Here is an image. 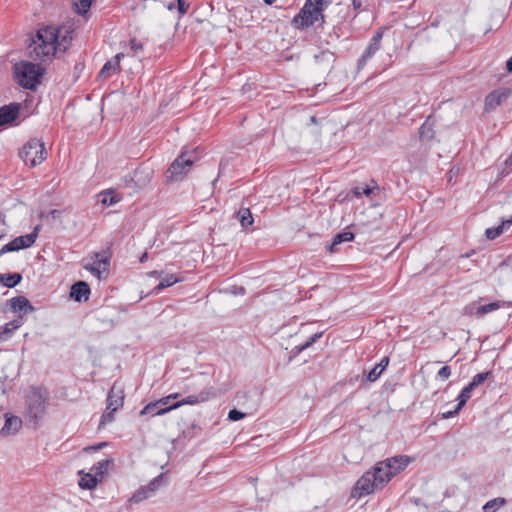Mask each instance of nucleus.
I'll return each instance as SVG.
<instances>
[{
    "label": "nucleus",
    "mask_w": 512,
    "mask_h": 512,
    "mask_svg": "<svg viewBox=\"0 0 512 512\" xmlns=\"http://www.w3.org/2000/svg\"><path fill=\"white\" fill-rule=\"evenodd\" d=\"M62 27L47 25L36 31L31 37L29 45V57L33 61L49 62L56 55L57 50L65 52L72 41L73 31L65 29L62 34Z\"/></svg>",
    "instance_id": "obj_1"
},
{
    "label": "nucleus",
    "mask_w": 512,
    "mask_h": 512,
    "mask_svg": "<svg viewBox=\"0 0 512 512\" xmlns=\"http://www.w3.org/2000/svg\"><path fill=\"white\" fill-rule=\"evenodd\" d=\"M49 405V392L45 386H33L25 396L24 419L36 430L44 420Z\"/></svg>",
    "instance_id": "obj_2"
},
{
    "label": "nucleus",
    "mask_w": 512,
    "mask_h": 512,
    "mask_svg": "<svg viewBox=\"0 0 512 512\" xmlns=\"http://www.w3.org/2000/svg\"><path fill=\"white\" fill-rule=\"evenodd\" d=\"M180 397V394L173 393L166 397H163L157 401L151 402L147 404L141 411L140 415L150 414L152 416L164 415L174 409L181 407L182 405H194L208 400L209 393L201 392L198 395H190L188 397L182 398L172 404H170L171 399H177Z\"/></svg>",
    "instance_id": "obj_3"
},
{
    "label": "nucleus",
    "mask_w": 512,
    "mask_h": 512,
    "mask_svg": "<svg viewBox=\"0 0 512 512\" xmlns=\"http://www.w3.org/2000/svg\"><path fill=\"white\" fill-rule=\"evenodd\" d=\"M410 459L407 456L399 455L380 461L370 470L375 476V482L382 489L392 477L404 470Z\"/></svg>",
    "instance_id": "obj_4"
},
{
    "label": "nucleus",
    "mask_w": 512,
    "mask_h": 512,
    "mask_svg": "<svg viewBox=\"0 0 512 512\" xmlns=\"http://www.w3.org/2000/svg\"><path fill=\"white\" fill-rule=\"evenodd\" d=\"M14 80L18 85L28 90H35L40 84V78L45 69L40 65L29 61H20L13 67Z\"/></svg>",
    "instance_id": "obj_5"
},
{
    "label": "nucleus",
    "mask_w": 512,
    "mask_h": 512,
    "mask_svg": "<svg viewBox=\"0 0 512 512\" xmlns=\"http://www.w3.org/2000/svg\"><path fill=\"white\" fill-rule=\"evenodd\" d=\"M325 22L326 16L323 9L306 0L299 12L293 17L291 25L297 30H305L316 23L323 26Z\"/></svg>",
    "instance_id": "obj_6"
},
{
    "label": "nucleus",
    "mask_w": 512,
    "mask_h": 512,
    "mask_svg": "<svg viewBox=\"0 0 512 512\" xmlns=\"http://www.w3.org/2000/svg\"><path fill=\"white\" fill-rule=\"evenodd\" d=\"M19 157L31 167L41 164L47 157L44 143L38 138H31L20 149Z\"/></svg>",
    "instance_id": "obj_7"
},
{
    "label": "nucleus",
    "mask_w": 512,
    "mask_h": 512,
    "mask_svg": "<svg viewBox=\"0 0 512 512\" xmlns=\"http://www.w3.org/2000/svg\"><path fill=\"white\" fill-rule=\"evenodd\" d=\"M263 390L259 386H245L238 391L233 399L237 406L243 407L251 413L259 406Z\"/></svg>",
    "instance_id": "obj_8"
},
{
    "label": "nucleus",
    "mask_w": 512,
    "mask_h": 512,
    "mask_svg": "<svg viewBox=\"0 0 512 512\" xmlns=\"http://www.w3.org/2000/svg\"><path fill=\"white\" fill-rule=\"evenodd\" d=\"M194 160L190 157V153L182 152L169 166L166 172L168 181H181L189 172Z\"/></svg>",
    "instance_id": "obj_9"
},
{
    "label": "nucleus",
    "mask_w": 512,
    "mask_h": 512,
    "mask_svg": "<svg viewBox=\"0 0 512 512\" xmlns=\"http://www.w3.org/2000/svg\"><path fill=\"white\" fill-rule=\"evenodd\" d=\"M386 30H388L387 26H381L375 31L369 41V44L357 61L358 69H363L367 62L376 54L377 51L380 50L381 41Z\"/></svg>",
    "instance_id": "obj_10"
},
{
    "label": "nucleus",
    "mask_w": 512,
    "mask_h": 512,
    "mask_svg": "<svg viewBox=\"0 0 512 512\" xmlns=\"http://www.w3.org/2000/svg\"><path fill=\"white\" fill-rule=\"evenodd\" d=\"M39 230L40 226H36L31 233L14 238L0 249V257L5 253L31 247L38 237Z\"/></svg>",
    "instance_id": "obj_11"
},
{
    "label": "nucleus",
    "mask_w": 512,
    "mask_h": 512,
    "mask_svg": "<svg viewBox=\"0 0 512 512\" xmlns=\"http://www.w3.org/2000/svg\"><path fill=\"white\" fill-rule=\"evenodd\" d=\"M101 254L96 252L93 254L92 263H83V268L89 271L92 275L98 279L106 278L109 274L110 259L108 257L100 258Z\"/></svg>",
    "instance_id": "obj_12"
},
{
    "label": "nucleus",
    "mask_w": 512,
    "mask_h": 512,
    "mask_svg": "<svg viewBox=\"0 0 512 512\" xmlns=\"http://www.w3.org/2000/svg\"><path fill=\"white\" fill-rule=\"evenodd\" d=\"M178 426L181 428V433L179 434L178 438L187 441L200 436L203 430L196 419L187 421L186 419L181 418L180 422H178Z\"/></svg>",
    "instance_id": "obj_13"
},
{
    "label": "nucleus",
    "mask_w": 512,
    "mask_h": 512,
    "mask_svg": "<svg viewBox=\"0 0 512 512\" xmlns=\"http://www.w3.org/2000/svg\"><path fill=\"white\" fill-rule=\"evenodd\" d=\"M380 489L375 482V476L371 471L365 472L356 482L355 490L359 491V496L369 495L375 490Z\"/></svg>",
    "instance_id": "obj_14"
},
{
    "label": "nucleus",
    "mask_w": 512,
    "mask_h": 512,
    "mask_svg": "<svg viewBox=\"0 0 512 512\" xmlns=\"http://www.w3.org/2000/svg\"><path fill=\"white\" fill-rule=\"evenodd\" d=\"M91 294L90 286L85 281H77L70 288V298L75 302H87Z\"/></svg>",
    "instance_id": "obj_15"
},
{
    "label": "nucleus",
    "mask_w": 512,
    "mask_h": 512,
    "mask_svg": "<svg viewBox=\"0 0 512 512\" xmlns=\"http://www.w3.org/2000/svg\"><path fill=\"white\" fill-rule=\"evenodd\" d=\"M124 390L122 386H111L107 396V410L117 411L124 403Z\"/></svg>",
    "instance_id": "obj_16"
},
{
    "label": "nucleus",
    "mask_w": 512,
    "mask_h": 512,
    "mask_svg": "<svg viewBox=\"0 0 512 512\" xmlns=\"http://www.w3.org/2000/svg\"><path fill=\"white\" fill-rule=\"evenodd\" d=\"M122 57L123 53H118L112 59L108 60L98 73L97 78L101 80H106L112 74L119 73L121 71L120 60Z\"/></svg>",
    "instance_id": "obj_17"
},
{
    "label": "nucleus",
    "mask_w": 512,
    "mask_h": 512,
    "mask_svg": "<svg viewBox=\"0 0 512 512\" xmlns=\"http://www.w3.org/2000/svg\"><path fill=\"white\" fill-rule=\"evenodd\" d=\"M8 304L14 313H19L21 316L35 311V307L25 296L13 297L8 300Z\"/></svg>",
    "instance_id": "obj_18"
},
{
    "label": "nucleus",
    "mask_w": 512,
    "mask_h": 512,
    "mask_svg": "<svg viewBox=\"0 0 512 512\" xmlns=\"http://www.w3.org/2000/svg\"><path fill=\"white\" fill-rule=\"evenodd\" d=\"M5 422L4 426L2 427L0 434L7 436V435H15L22 427L23 420L15 415H12L10 413H5Z\"/></svg>",
    "instance_id": "obj_19"
},
{
    "label": "nucleus",
    "mask_w": 512,
    "mask_h": 512,
    "mask_svg": "<svg viewBox=\"0 0 512 512\" xmlns=\"http://www.w3.org/2000/svg\"><path fill=\"white\" fill-rule=\"evenodd\" d=\"M20 104L10 103L0 108V126L12 123L19 115Z\"/></svg>",
    "instance_id": "obj_20"
},
{
    "label": "nucleus",
    "mask_w": 512,
    "mask_h": 512,
    "mask_svg": "<svg viewBox=\"0 0 512 512\" xmlns=\"http://www.w3.org/2000/svg\"><path fill=\"white\" fill-rule=\"evenodd\" d=\"M315 61L325 71L330 72L336 62V55L330 50H323L319 54L315 55Z\"/></svg>",
    "instance_id": "obj_21"
},
{
    "label": "nucleus",
    "mask_w": 512,
    "mask_h": 512,
    "mask_svg": "<svg viewBox=\"0 0 512 512\" xmlns=\"http://www.w3.org/2000/svg\"><path fill=\"white\" fill-rule=\"evenodd\" d=\"M435 120L433 116H428L419 128V139L423 142H430L435 138Z\"/></svg>",
    "instance_id": "obj_22"
},
{
    "label": "nucleus",
    "mask_w": 512,
    "mask_h": 512,
    "mask_svg": "<svg viewBox=\"0 0 512 512\" xmlns=\"http://www.w3.org/2000/svg\"><path fill=\"white\" fill-rule=\"evenodd\" d=\"M389 364V358L383 357L381 361L376 364L373 368L366 369V380L368 382H375L379 379L381 374L385 371Z\"/></svg>",
    "instance_id": "obj_23"
},
{
    "label": "nucleus",
    "mask_w": 512,
    "mask_h": 512,
    "mask_svg": "<svg viewBox=\"0 0 512 512\" xmlns=\"http://www.w3.org/2000/svg\"><path fill=\"white\" fill-rule=\"evenodd\" d=\"M354 237H355L354 234L349 231H342L340 233H337L333 237V241L329 245L326 246V249L329 253H335L338 251L337 246L339 244L352 241L354 239Z\"/></svg>",
    "instance_id": "obj_24"
},
{
    "label": "nucleus",
    "mask_w": 512,
    "mask_h": 512,
    "mask_svg": "<svg viewBox=\"0 0 512 512\" xmlns=\"http://www.w3.org/2000/svg\"><path fill=\"white\" fill-rule=\"evenodd\" d=\"M507 98V94L499 91H492L485 97V110L490 111L499 106L504 99Z\"/></svg>",
    "instance_id": "obj_25"
},
{
    "label": "nucleus",
    "mask_w": 512,
    "mask_h": 512,
    "mask_svg": "<svg viewBox=\"0 0 512 512\" xmlns=\"http://www.w3.org/2000/svg\"><path fill=\"white\" fill-rule=\"evenodd\" d=\"M22 324V317H19L18 319L6 323L3 327H0V340L8 339L12 335L13 331L20 328Z\"/></svg>",
    "instance_id": "obj_26"
},
{
    "label": "nucleus",
    "mask_w": 512,
    "mask_h": 512,
    "mask_svg": "<svg viewBox=\"0 0 512 512\" xmlns=\"http://www.w3.org/2000/svg\"><path fill=\"white\" fill-rule=\"evenodd\" d=\"M510 225H512V216L509 219L502 221V223L497 227L487 228L485 235L487 239L494 240L504 232L505 227H509Z\"/></svg>",
    "instance_id": "obj_27"
},
{
    "label": "nucleus",
    "mask_w": 512,
    "mask_h": 512,
    "mask_svg": "<svg viewBox=\"0 0 512 512\" xmlns=\"http://www.w3.org/2000/svg\"><path fill=\"white\" fill-rule=\"evenodd\" d=\"M81 478L79 480V486L83 489H93L100 482L99 478L95 474L83 473L80 471Z\"/></svg>",
    "instance_id": "obj_28"
},
{
    "label": "nucleus",
    "mask_w": 512,
    "mask_h": 512,
    "mask_svg": "<svg viewBox=\"0 0 512 512\" xmlns=\"http://www.w3.org/2000/svg\"><path fill=\"white\" fill-rule=\"evenodd\" d=\"M22 281L20 273L0 274V283L7 288H14Z\"/></svg>",
    "instance_id": "obj_29"
},
{
    "label": "nucleus",
    "mask_w": 512,
    "mask_h": 512,
    "mask_svg": "<svg viewBox=\"0 0 512 512\" xmlns=\"http://www.w3.org/2000/svg\"><path fill=\"white\" fill-rule=\"evenodd\" d=\"M112 463H113L112 459L106 458V459H103V460L97 462V464H95L92 467L91 470L94 472V474L97 476V478H99L100 482L102 481L103 477L105 475H107L109 466Z\"/></svg>",
    "instance_id": "obj_30"
},
{
    "label": "nucleus",
    "mask_w": 512,
    "mask_h": 512,
    "mask_svg": "<svg viewBox=\"0 0 512 512\" xmlns=\"http://www.w3.org/2000/svg\"><path fill=\"white\" fill-rule=\"evenodd\" d=\"M505 305L504 301H495L486 305H480L475 311V316L477 318L483 317L485 314L493 312L495 310L500 309Z\"/></svg>",
    "instance_id": "obj_31"
},
{
    "label": "nucleus",
    "mask_w": 512,
    "mask_h": 512,
    "mask_svg": "<svg viewBox=\"0 0 512 512\" xmlns=\"http://www.w3.org/2000/svg\"><path fill=\"white\" fill-rule=\"evenodd\" d=\"M374 190H379V186L375 180L371 181L369 185L357 186L352 189V194L356 197H361L362 195L370 196Z\"/></svg>",
    "instance_id": "obj_32"
},
{
    "label": "nucleus",
    "mask_w": 512,
    "mask_h": 512,
    "mask_svg": "<svg viewBox=\"0 0 512 512\" xmlns=\"http://www.w3.org/2000/svg\"><path fill=\"white\" fill-rule=\"evenodd\" d=\"M497 272L512 281V255L498 265Z\"/></svg>",
    "instance_id": "obj_33"
},
{
    "label": "nucleus",
    "mask_w": 512,
    "mask_h": 512,
    "mask_svg": "<svg viewBox=\"0 0 512 512\" xmlns=\"http://www.w3.org/2000/svg\"><path fill=\"white\" fill-rule=\"evenodd\" d=\"M180 281L181 279L177 277L175 274H169L165 278H163L157 286L154 287L153 293H159L161 290L171 287L172 285Z\"/></svg>",
    "instance_id": "obj_34"
},
{
    "label": "nucleus",
    "mask_w": 512,
    "mask_h": 512,
    "mask_svg": "<svg viewBox=\"0 0 512 512\" xmlns=\"http://www.w3.org/2000/svg\"><path fill=\"white\" fill-rule=\"evenodd\" d=\"M236 216L239 219L243 228L251 226L254 222L253 216L249 208H241L237 212Z\"/></svg>",
    "instance_id": "obj_35"
},
{
    "label": "nucleus",
    "mask_w": 512,
    "mask_h": 512,
    "mask_svg": "<svg viewBox=\"0 0 512 512\" xmlns=\"http://www.w3.org/2000/svg\"><path fill=\"white\" fill-rule=\"evenodd\" d=\"M322 335H323V332H317V333L313 334L305 343L295 346L292 349L291 353H293L294 356L300 354L303 350L307 349L313 343H315L317 340H319L322 337Z\"/></svg>",
    "instance_id": "obj_36"
},
{
    "label": "nucleus",
    "mask_w": 512,
    "mask_h": 512,
    "mask_svg": "<svg viewBox=\"0 0 512 512\" xmlns=\"http://www.w3.org/2000/svg\"><path fill=\"white\" fill-rule=\"evenodd\" d=\"M506 504V499L503 497H497L489 500L483 506V512H496L500 507Z\"/></svg>",
    "instance_id": "obj_37"
},
{
    "label": "nucleus",
    "mask_w": 512,
    "mask_h": 512,
    "mask_svg": "<svg viewBox=\"0 0 512 512\" xmlns=\"http://www.w3.org/2000/svg\"><path fill=\"white\" fill-rule=\"evenodd\" d=\"M100 202L104 206H111L120 201V198L111 190L102 192L100 195Z\"/></svg>",
    "instance_id": "obj_38"
},
{
    "label": "nucleus",
    "mask_w": 512,
    "mask_h": 512,
    "mask_svg": "<svg viewBox=\"0 0 512 512\" xmlns=\"http://www.w3.org/2000/svg\"><path fill=\"white\" fill-rule=\"evenodd\" d=\"M484 381H494V377L491 371L476 373L473 375L472 380L468 384H483Z\"/></svg>",
    "instance_id": "obj_39"
},
{
    "label": "nucleus",
    "mask_w": 512,
    "mask_h": 512,
    "mask_svg": "<svg viewBox=\"0 0 512 512\" xmlns=\"http://www.w3.org/2000/svg\"><path fill=\"white\" fill-rule=\"evenodd\" d=\"M475 386H465L464 389L457 397V409H462V407L466 404L468 399L471 397L472 390Z\"/></svg>",
    "instance_id": "obj_40"
},
{
    "label": "nucleus",
    "mask_w": 512,
    "mask_h": 512,
    "mask_svg": "<svg viewBox=\"0 0 512 512\" xmlns=\"http://www.w3.org/2000/svg\"><path fill=\"white\" fill-rule=\"evenodd\" d=\"M150 496L151 494L148 492L147 488L143 486L132 495L129 501L132 503H139L149 498Z\"/></svg>",
    "instance_id": "obj_41"
},
{
    "label": "nucleus",
    "mask_w": 512,
    "mask_h": 512,
    "mask_svg": "<svg viewBox=\"0 0 512 512\" xmlns=\"http://www.w3.org/2000/svg\"><path fill=\"white\" fill-rule=\"evenodd\" d=\"M163 474H160L158 475L157 477H155L154 479H152L148 485L144 486L145 488H147L148 492L153 495L154 492L156 490L159 489V487L162 485L163 483Z\"/></svg>",
    "instance_id": "obj_42"
},
{
    "label": "nucleus",
    "mask_w": 512,
    "mask_h": 512,
    "mask_svg": "<svg viewBox=\"0 0 512 512\" xmlns=\"http://www.w3.org/2000/svg\"><path fill=\"white\" fill-rule=\"evenodd\" d=\"M92 1L93 0H78V2L75 3V6L78 8L77 13L82 16L85 15L89 11Z\"/></svg>",
    "instance_id": "obj_43"
},
{
    "label": "nucleus",
    "mask_w": 512,
    "mask_h": 512,
    "mask_svg": "<svg viewBox=\"0 0 512 512\" xmlns=\"http://www.w3.org/2000/svg\"><path fill=\"white\" fill-rule=\"evenodd\" d=\"M450 375H451V367L448 365L442 366L436 372V380L444 382L450 377Z\"/></svg>",
    "instance_id": "obj_44"
},
{
    "label": "nucleus",
    "mask_w": 512,
    "mask_h": 512,
    "mask_svg": "<svg viewBox=\"0 0 512 512\" xmlns=\"http://www.w3.org/2000/svg\"><path fill=\"white\" fill-rule=\"evenodd\" d=\"M114 412L115 411L108 410L107 412L102 414L100 423H99V428H102L103 426L114 421Z\"/></svg>",
    "instance_id": "obj_45"
},
{
    "label": "nucleus",
    "mask_w": 512,
    "mask_h": 512,
    "mask_svg": "<svg viewBox=\"0 0 512 512\" xmlns=\"http://www.w3.org/2000/svg\"><path fill=\"white\" fill-rule=\"evenodd\" d=\"M247 413L241 412L237 409H232L228 413V420L229 421H238L243 419L246 416Z\"/></svg>",
    "instance_id": "obj_46"
},
{
    "label": "nucleus",
    "mask_w": 512,
    "mask_h": 512,
    "mask_svg": "<svg viewBox=\"0 0 512 512\" xmlns=\"http://www.w3.org/2000/svg\"><path fill=\"white\" fill-rule=\"evenodd\" d=\"M177 4V10L180 15H184L188 12V9L190 7L189 3L186 2V0H176Z\"/></svg>",
    "instance_id": "obj_47"
},
{
    "label": "nucleus",
    "mask_w": 512,
    "mask_h": 512,
    "mask_svg": "<svg viewBox=\"0 0 512 512\" xmlns=\"http://www.w3.org/2000/svg\"><path fill=\"white\" fill-rule=\"evenodd\" d=\"M350 382H360V384H365L366 380V368H364L361 372L357 373L355 376L350 378Z\"/></svg>",
    "instance_id": "obj_48"
},
{
    "label": "nucleus",
    "mask_w": 512,
    "mask_h": 512,
    "mask_svg": "<svg viewBox=\"0 0 512 512\" xmlns=\"http://www.w3.org/2000/svg\"><path fill=\"white\" fill-rule=\"evenodd\" d=\"M460 410L461 409H457V405H456L453 410L443 411L440 415H441L442 419H449V418H452L455 415H457Z\"/></svg>",
    "instance_id": "obj_49"
},
{
    "label": "nucleus",
    "mask_w": 512,
    "mask_h": 512,
    "mask_svg": "<svg viewBox=\"0 0 512 512\" xmlns=\"http://www.w3.org/2000/svg\"><path fill=\"white\" fill-rule=\"evenodd\" d=\"M130 48L133 52H138L143 49V44L137 39L133 38L130 40Z\"/></svg>",
    "instance_id": "obj_50"
},
{
    "label": "nucleus",
    "mask_w": 512,
    "mask_h": 512,
    "mask_svg": "<svg viewBox=\"0 0 512 512\" xmlns=\"http://www.w3.org/2000/svg\"><path fill=\"white\" fill-rule=\"evenodd\" d=\"M478 308V306L476 305V303H471L470 305H467L465 308H464V315H468V316H475V311L476 309Z\"/></svg>",
    "instance_id": "obj_51"
},
{
    "label": "nucleus",
    "mask_w": 512,
    "mask_h": 512,
    "mask_svg": "<svg viewBox=\"0 0 512 512\" xmlns=\"http://www.w3.org/2000/svg\"><path fill=\"white\" fill-rule=\"evenodd\" d=\"M62 214V211L61 210H58V209H53L49 212V215L52 216V218L56 219V218H59Z\"/></svg>",
    "instance_id": "obj_52"
},
{
    "label": "nucleus",
    "mask_w": 512,
    "mask_h": 512,
    "mask_svg": "<svg viewBox=\"0 0 512 512\" xmlns=\"http://www.w3.org/2000/svg\"><path fill=\"white\" fill-rule=\"evenodd\" d=\"M433 366H434L433 364L432 365L428 364V365L422 367L421 370H420V373L423 375L426 372H428V373L432 372Z\"/></svg>",
    "instance_id": "obj_53"
},
{
    "label": "nucleus",
    "mask_w": 512,
    "mask_h": 512,
    "mask_svg": "<svg viewBox=\"0 0 512 512\" xmlns=\"http://www.w3.org/2000/svg\"><path fill=\"white\" fill-rule=\"evenodd\" d=\"M354 10L360 9L362 3L360 0H351Z\"/></svg>",
    "instance_id": "obj_54"
},
{
    "label": "nucleus",
    "mask_w": 512,
    "mask_h": 512,
    "mask_svg": "<svg viewBox=\"0 0 512 512\" xmlns=\"http://www.w3.org/2000/svg\"><path fill=\"white\" fill-rule=\"evenodd\" d=\"M506 69L508 72H512V56L506 62Z\"/></svg>",
    "instance_id": "obj_55"
},
{
    "label": "nucleus",
    "mask_w": 512,
    "mask_h": 512,
    "mask_svg": "<svg viewBox=\"0 0 512 512\" xmlns=\"http://www.w3.org/2000/svg\"><path fill=\"white\" fill-rule=\"evenodd\" d=\"M147 259H148V253H147V252H144V253L140 256L139 261H140V263H144V262H146V261H147Z\"/></svg>",
    "instance_id": "obj_56"
},
{
    "label": "nucleus",
    "mask_w": 512,
    "mask_h": 512,
    "mask_svg": "<svg viewBox=\"0 0 512 512\" xmlns=\"http://www.w3.org/2000/svg\"><path fill=\"white\" fill-rule=\"evenodd\" d=\"M162 274V272H159V271H152L149 273L150 276H153V277H160Z\"/></svg>",
    "instance_id": "obj_57"
},
{
    "label": "nucleus",
    "mask_w": 512,
    "mask_h": 512,
    "mask_svg": "<svg viewBox=\"0 0 512 512\" xmlns=\"http://www.w3.org/2000/svg\"><path fill=\"white\" fill-rule=\"evenodd\" d=\"M176 7V4L174 2H170L168 5H167V9L168 10H174Z\"/></svg>",
    "instance_id": "obj_58"
},
{
    "label": "nucleus",
    "mask_w": 512,
    "mask_h": 512,
    "mask_svg": "<svg viewBox=\"0 0 512 512\" xmlns=\"http://www.w3.org/2000/svg\"><path fill=\"white\" fill-rule=\"evenodd\" d=\"M265 4L272 5L276 0H263Z\"/></svg>",
    "instance_id": "obj_59"
},
{
    "label": "nucleus",
    "mask_w": 512,
    "mask_h": 512,
    "mask_svg": "<svg viewBox=\"0 0 512 512\" xmlns=\"http://www.w3.org/2000/svg\"><path fill=\"white\" fill-rule=\"evenodd\" d=\"M107 444L105 442L103 443H100L98 446L94 447L95 449H99V448H103L104 446H106Z\"/></svg>",
    "instance_id": "obj_60"
},
{
    "label": "nucleus",
    "mask_w": 512,
    "mask_h": 512,
    "mask_svg": "<svg viewBox=\"0 0 512 512\" xmlns=\"http://www.w3.org/2000/svg\"><path fill=\"white\" fill-rule=\"evenodd\" d=\"M510 159H512V155L510 156Z\"/></svg>",
    "instance_id": "obj_61"
},
{
    "label": "nucleus",
    "mask_w": 512,
    "mask_h": 512,
    "mask_svg": "<svg viewBox=\"0 0 512 512\" xmlns=\"http://www.w3.org/2000/svg\"><path fill=\"white\" fill-rule=\"evenodd\" d=\"M2 238V235H0V239Z\"/></svg>",
    "instance_id": "obj_62"
}]
</instances>
